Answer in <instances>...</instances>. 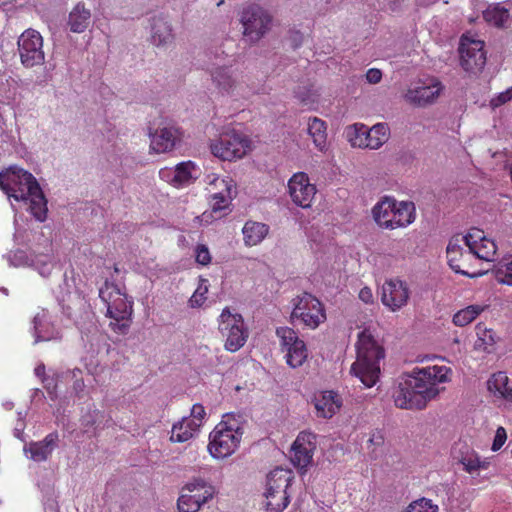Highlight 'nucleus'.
I'll return each mask as SVG.
<instances>
[{
  "label": "nucleus",
  "instance_id": "nucleus-31",
  "mask_svg": "<svg viewBox=\"0 0 512 512\" xmlns=\"http://www.w3.org/2000/svg\"><path fill=\"white\" fill-rule=\"evenodd\" d=\"M211 79L221 94H230L236 87V77L226 66L215 67L210 71Z\"/></svg>",
  "mask_w": 512,
  "mask_h": 512
},
{
  "label": "nucleus",
  "instance_id": "nucleus-36",
  "mask_svg": "<svg viewBox=\"0 0 512 512\" xmlns=\"http://www.w3.org/2000/svg\"><path fill=\"white\" fill-rule=\"evenodd\" d=\"M307 131L316 148L324 150L327 143L326 123L317 117L310 118Z\"/></svg>",
  "mask_w": 512,
  "mask_h": 512
},
{
  "label": "nucleus",
  "instance_id": "nucleus-25",
  "mask_svg": "<svg viewBox=\"0 0 512 512\" xmlns=\"http://www.w3.org/2000/svg\"><path fill=\"white\" fill-rule=\"evenodd\" d=\"M149 135L151 138V148L156 153L172 150L179 139L178 130L172 126L160 128Z\"/></svg>",
  "mask_w": 512,
  "mask_h": 512
},
{
  "label": "nucleus",
  "instance_id": "nucleus-52",
  "mask_svg": "<svg viewBox=\"0 0 512 512\" xmlns=\"http://www.w3.org/2000/svg\"><path fill=\"white\" fill-rule=\"evenodd\" d=\"M368 444L375 447L382 446L384 444L383 433L379 430L373 431L368 439Z\"/></svg>",
  "mask_w": 512,
  "mask_h": 512
},
{
  "label": "nucleus",
  "instance_id": "nucleus-57",
  "mask_svg": "<svg viewBox=\"0 0 512 512\" xmlns=\"http://www.w3.org/2000/svg\"><path fill=\"white\" fill-rule=\"evenodd\" d=\"M82 374L81 369L75 368L73 370H70L67 372V375L70 376L72 379H80L79 376Z\"/></svg>",
  "mask_w": 512,
  "mask_h": 512
},
{
  "label": "nucleus",
  "instance_id": "nucleus-53",
  "mask_svg": "<svg viewBox=\"0 0 512 512\" xmlns=\"http://www.w3.org/2000/svg\"><path fill=\"white\" fill-rule=\"evenodd\" d=\"M359 299L365 304L373 303L374 297L372 290L369 287H363L359 292Z\"/></svg>",
  "mask_w": 512,
  "mask_h": 512
},
{
  "label": "nucleus",
  "instance_id": "nucleus-56",
  "mask_svg": "<svg viewBox=\"0 0 512 512\" xmlns=\"http://www.w3.org/2000/svg\"><path fill=\"white\" fill-rule=\"evenodd\" d=\"M34 373L37 377L41 378V380L43 379V377H46L45 376V365L43 363L41 364H38L36 366V368L34 369Z\"/></svg>",
  "mask_w": 512,
  "mask_h": 512
},
{
  "label": "nucleus",
  "instance_id": "nucleus-8",
  "mask_svg": "<svg viewBox=\"0 0 512 512\" xmlns=\"http://www.w3.org/2000/svg\"><path fill=\"white\" fill-rule=\"evenodd\" d=\"M291 320L300 322L310 329H316L326 320L323 304L312 294L303 293L292 300Z\"/></svg>",
  "mask_w": 512,
  "mask_h": 512
},
{
  "label": "nucleus",
  "instance_id": "nucleus-28",
  "mask_svg": "<svg viewBox=\"0 0 512 512\" xmlns=\"http://www.w3.org/2000/svg\"><path fill=\"white\" fill-rule=\"evenodd\" d=\"M91 10L84 2H78L70 11L67 26L73 33H83L91 23Z\"/></svg>",
  "mask_w": 512,
  "mask_h": 512
},
{
  "label": "nucleus",
  "instance_id": "nucleus-2",
  "mask_svg": "<svg viewBox=\"0 0 512 512\" xmlns=\"http://www.w3.org/2000/svg\"><path fill=\"white\" fill-rule=\"evenodd\" d=\"M0 189L9 199L28 203L29 210L36 220H46L47 200L37 179L30 172L17 166L0 171Z\"/></svg>",
  "mask_w": 512,
  "mask_h": 512
},
{
  "label": "nucleus",
  "instance_id": "nucleus-9",
  "mask_svg": "<svg viewBox=\"0 0 512 512\" xmlns=\"http://www.w3.org/2000/svg\"><path fill=\"white\" fill-rule=\"evenodd\" d=\"M219 331L225 337V349L236 352L244 346L248 338V329L245 326L243 317L238 313H231L225 307L219 316Z\"/></svg>",
  "mask_w": 512,
  "mask_h": 512
},
{
  "label": "nucleus",
  "instance_id": "nucleus-17",
  "mask_svg": "<svg viewBox=\"0 0 512 512\" xmlns=\"http://www.w3.org/2000/svg\"><path fill=\"white\" fill-rule=\"evenodd\" d=\"M288 194L295 205L306 209L312 205L316 188L310 183L306 173L298 172L288 181Z\"/></svg>",
  "mask_w": 512,
  "mask_h": 512
},
{
  "label": "nucleus",
  "instance_id": "nucleus-18",
  "mask_svg": "<svg viewBox=\"0 0 512 512\" xmlns=\"http://www.w3.org/2000/svg\"><path fill=\"white\" fill-rule=\"evenodd\" d=\"M465 245L468 247L466 256L475 255L477 258L485 261H493L496 255L497 246L492 239L485 237L480 229L473 228L467 235L462 237Z\"/></svg>",
  "mask_w": 512,
  "mask_h": 512
},
{
  "label": "nucleus",
  "instance_id": "nucleus-6",
  "mask_svg": "<svg viewBox=\"0 0 512 512\" xmlns=\"http://www.w3.org/2000/svg\"><path fill=\"white\" fill-rule=\"evenodd\" d=\"M243 429L239 423L227 416L210 433L208 450L213 458L224 459L231 456L239 447Z\"/></svg>",
  "mask_w": 512,
  "mask_h": 512
},
{
  "label": "nucleus",
  "instance_id": "nucleus-10",
  "mask_svg": "<svg viewBox=\"0 0 512 512\" xmlns=\"http://www.w3.org/2000/svg\"><path fill=\"white\" fill-rule=\"evenodd\" d=\"M243 35L250 41L260 40L270 29L272 17L261 6L250 4L242 10Z\"/></svg>",
  "mask_w": 512,
  "mask_h": 512
},
{
  "label": "nucleus",
  "instance_id": "nucleus-24",
  "mask_svg": "<svg viewBox=\"0 0 512 512\" xmlns=\"http://www.w3.org/2000/svg\"><path fill=\"white\" fill-rule=\"evenodd\" d=\"M487 388L496 399L512 403V380L506 372L494 373L487 381Z\"/></svg>",
  "mask_w": 512,
  "mask_h": 512
},
{
  "label": "nucleus",
  "instance_id": "nucleus-43",
  "mask_svg": "<svg viewBox=\"0 0 512 512\" xmlns=\"http://www.w3.org/2000/svg\"><path fill=\"white\" fill-rule=\"evenodd\" d=\"M405 512H438V506L433 504L430 499L420 498L411 502Z\"/></svg>",
  "mask_w": 512,
  "mask_h": 512
},
{
  "label": "nucleus",
  "instance_id": "nucleus-58",
  "mask_svg": "<svg viewBox=\"0 0 512 512\" xmlns=\"http://www.w3.org/2000/svg\"><path fill=\"white\" fill-rule=\"evenodd\" d=\"M506 168H507V170L509 172V176H510V179L512 181V161L507 164Z\"/></svg>",
  "mask_w": 512,
  "mask_h": 512
},
{
  "label": "nucleus",
  "instance_id": "nucleus-47",
  "mask_svg": "<svg viewBox=\"0 0 512 512\" xmlns=\"http://www.w3.org/2000/svg\"><path fill=\"white\" fill-rule=\"evenodd\" d=\"M175 167H164L159 170V177L163 181L176 187V174Z\"/></svg>",
  "mask_w": 512,
  "mask_h": 512
},
{
  "label": "nucleus",
  "instance_id": "nucleus-5",
  "mask_svg": "<svg viewBox=\"0 0 512 512\" xmlns=\"http://www.w3.org/2000/svg\"><path fill=\"white\" fill-rule=\"evenodd\" d=\"M375 222L384 229L404 228L415 221L416 212L413 202L397 201L385 197L372 210Z\"/></svg>",
  "mask_w": 512,
  "mask_h": 512
},
{
  "label": "nucleus",
  "instance_id": "nucleus-15",
  "mask_svg": "<svg viewBox=\"0 0 512 512\" xmlns=\"http://www.w3.org/2000/svg\"><path fill=\"white\" fill-rule=\"evenodd\" d=\"M410 298V290L405 281L398 278L386 280L381 287V303L391 312L405 307Z\"/></svg>",
  "mask_w": 512,
  "mask_h": 512
},
{
  "label": "nucleus",
  "instance_id": "nucleus-33",
  "mask_svg": "<svg viewBox=\"0 0 512 512\" xmlns=\"http://www.w3.org/2000/svg\"><path fill=\"white\" fill-rule=\"evenodd\" d=\"M199 431L198 422H194L189 418H183L174 424L171 430L170 440L172 442H186L190 440Z\"/></svg>",
  "mask_w": 512,
  "mask_h": 512
},
{
  "label": "nucleus",
  "instance_id": "nucleus-37",
  "mask_svg": "<svg viewBox=\"0 0 512 512\" xmlns=\"http://www.w3.org/2000/svg\"><path fill=\"white\" fill-rule=\"evenodd\" d=\"M446 252H447V257H448V263H449L450 267L456 273L467 275L469 277H476L477 275H480V273L469 274L468 272L462 270L460 265L456 263L457 254H460L461 258H469L470 257V256L465 255L468 251H463L462 247L458 244V239L450 240V242L447 246Z\"/></svg>",
  "mask_w": 512,
  "mask_h": 512
},
{
  "label": "nucleus",
  "instance_id": "nucleus-61",
  "mask_svg": "<svg viewBox=\"0 0 512 512\" xmlns=\"http://www.w3.org/2000/svg\"><path fill=\"white\" fill-rule=\"evenodd\" d=\"M222 3H223V0H221L217 5L220 6V5H222Z\"/></svg>",
  "mask_w": 512,
  "mask_h": 512
},
{
  "label": "nucleus",
  "instance_id": "nucleus-26",
  "mask_svg": "<svg viewBox=\"0 0 512 512\" xmlns=\"http://www.w3.org/2000/svg\"><path fill=\"white\" fill-rule=\"evenodd\" d=\"M174 34L171 24L162 16L151 20V42L157 47H166L173 43Z\"/></svg>",
  "mask_w": 512,
  "mask_h": 512
},
{
  "label": "nucleus",
  "instance_id": "nucleus-7",
  "mask_svg": "<svg viewBox=\"0 0 512 512\" xmlns=\"http://www.w3.org/2000/svg\"><path fill=\"white\" fill-rule=\"evenodd\" d=\"M293 480L290 470L276 468L267 476L266 509L268 512H282L290 502L287 492Z\"/></svg>",
  "mask_w": 512,
  "mask_h": 512
},
{
  "label": "nucleus",
  "instance_id": "nucleus-20",
  "mask_svg": "<svg viewBox=\"0 0 512 512\" xmlns=\"http://www.w3.org/2000/svg\"><path fill=\"white\" fill-rule=\"evenodd\" d=\"M316 448L315 435L310 432H300L291 449V462L295 467H307L313 458Z\"/></svg>",
  "mask_w": 512,
  "mask_h": 512
},
{
  "label": "nucleus",
  "instance_id": "nucleus-50",
  "mask_svg": "<svg viewBox=\"0 0 512 512\" xmlns=\"http://www.w3.org/2000/svg\"><path fill=\"white\" fill-rule=\"evenodd\" d=\"M11 263L15 266L30 265V259L26 256L24 251L18 250L11 256Z\"/></svg>",
  "mask_w": 512,
  "mask_h": 512
},
{
  "label": "nucleus",
  "instance_id": "nucleus-21",
  "mask_svg": "<svg viewBox=\"0 0 512 512\" xmlns=\"http://www.w3.org/2000/svg\"><path fill=\"white\" fill-rule=\"evenodd\" d=\"M59 434L51 432L41 441H31L24 446L25 455L34 462H44L50 458L53 451L58 447Z\"/></svg>",
  "mask_w": 512,
  "mask_h": 512
},
{
  "label": "nucleus",
  "instance_id": "nucleus-29",
  "mask_svg": "<svg viewBox=\"0 0 512 512\" xmlns=\"http://www.w3.org/2000/svg\"><path fill=\"white\" fill-rule=\"evenodd\" d=\"M209 184L219 185L224 187V191L216 192L213 195V202L211 204L213 212H219L226 209L231 201V193L233 184L231 179H221L215 175L208 176Z\"/></svg>",
  "mask_w": 512,
  "mask_h": 512
},
{
  "label": "nucleus",
  "instance_id": "nucleus-23",
  "mask_svg": "<svg viewBox=\"0 0 512 512\" xmlns=\"http://www.w3.org/2000/svg\"><path fill=\"white\" fill-rule=\"evenodd\" d=\"M452 458L455 462L461 464L463 469L469 474L477 472L480 468L484 467L478 454L465 443L454 445L452 448Z\"/></svg>",
  "mask_w": 512,
  "mask_h": 512
},
{
  "label": "nucleus",
  "instance_id": "nucleus-51",
  "mask_svg": "<svg viewBox=\"0 0 512 512\" xmlns=\"http://www.w3.org/2000/svg\"><path fill=\"white\" fill-rule=\"evenodd\" d=\"M382 79V72L379 69L371 68L366 72V80L370 84H377Z\"/></svg>",
  "mask_w": 512,
  "mask_h": 512
},
{
  "label": "nucleus",
  "instance_id": "nucleus-38",
  "mask_svg": "<svg viewBox=\"0 0 512 512\" xmlns=\"http://www.w3.org/2000/svg\"><path fill=\"white\" fill-rule=\"evenodd\" d=\"M484 309L485 306L482 305H469L454 314L453 323L456 326L464 327L474 321Z\"/></svg>",
  "mask_w": 512,
  "mask_h": 512
},
{
  "label": "nucleus",
  "instance_id": "nucleus-12",
  "mask_svg": "<svg viewBox=\"0 0 512 512\" xmlns=\"http://www.w3.org/2000/svg\"><path fill=\"white\" fill-rule=\"evenodd\" d=\"M276 336L279 338L282 352L285 353L286 363L291 368H298L308 357L307 346L298 333L290 327H278Z\"/></svg>",
  "mask_w": 512,
  "mask_h": 512
},
{
  "label": "nucleus",
  "instance_id": "nucleus-22",
  "mask_svg": "<svg viewBox=\"0 0 512 512\" xmlns=\"http://www.w3.org/2000/svg\"><path fill=\"white\" fill-rule=\"evenodd\" d=\"M442 86L440 82L431 79L428 84H423L408 89L405 99L415 105L425 106L433 103L440 95Z\"/></svg>",
  "mask_w": 512,
  "mask_h": 512
},
{
  "label": "nucleus",
  "instance_id": "nucleus-16",
  "mask_svg": "<svg viewBox=\"0 0 512 512\" xmlns=\"http://www.w3.org/2000/svg\"><path fill=\"white\" fill-rule=\"evenodd\" d=\"M355 137L350 138L352 146L359 148L379 149L389 139V127L386 123H378L367 129L361 125L359 128L355 125Z\"/></svg>",
  "mask_w": 512,
  "mask_h": 512
},
{
  "label": "nucleus",
  "instance_id": "nucleus-4",
  "mask_svg": "<svg viewBox=\"0 0 512 512\" xmlns=\"http://www.w3.org/2000/svg\"><path fill=\"white\" fill-rule=\"evenodd\" d=\"M99 297L107 306V316L113 321L112 330L119 334H126L130 328L133 313V301L128 300L121 288L108 280L99 290Z\"/></svg>",
  "mask_w": 512,
  "mask_h": 512
},
{
  "label": "nucleus",
  "instance_id": "nucleus-14",
  "mask_svg": "<svg viewBox=\"0 0 512 512\" xmlns=\"http://www.w3.org/2000/svg\"><path fill=\"white\" fill-rule=\"evenodd\" d=\"M459 53L461 67L466 72L478 74L485 67L486 53L483 41L463 35L460 40Z\"/></svg>",
  "mask_w": 512,
  "mask_h": 512
},
{
  "label": "nucleus",
  "instance_id": "nucleus-49",
  "mask_svg": "<svg viewBox=\"0 0 512 512\" xmlns=\"http://www.w3.org/2000/svg\"><path fill=\"white\" fill-rule=\"evenodd\" d=\"M42 383L44 384V388L47 390L50 398L53 400L57 397L56 388H57V380L54 377H43Z\"/></svg>",
  "mask_w": 512,
  "mask_h": 512
},
{
  "label": "nucleus",
  "instance_id": "nucleus-27",
  "mask_svg": "<svg viewBox=\"0 0 512 512\" xmlns=\"http://www.w3.org/2000/svg\"><path fill=\"white\" fill-rule=\"evenodd\" d=\"M182 491L194 496V499L203 506L214 497L215 487L201 477H193L183 486Z\"/></svg>",
  "mask_w": 512,
  "mask_h": 512
},
{
  "label": "nucleus",
  "instance_id": "nucleus-3",
  "mask_svg": "<svg viewBox=\"0 0 512 512\" xmlns=\"http://www.w3.org/2000/svg\"><path fill=\"white\" fill-rule=\"evenodd\" d=\"M356 351V361L351 365L350 373L366 388H371L380 378V362L385 357V351L369 329L358 334Z\"/></svg>",
  "mask_w": 512,
  "mask_h": 512
},
{
  "label": "nucleus",
  "instance_id": "nucleus-19",
  "mask_svg": "<svg viewBox=\"0 0 512 512\" xmlns=\"http://www.w3.org/2000/svg\"><path fill=\"white\" fill-rule=\"evenodd\" d=\"M32 334L34 344L46 341H59L62 338L61 331L54 325L52 315L48 310L42 309L33 318Z\"/></svg>",
  "mask_w": 512,
  "mask_h": 512
},
{
  "label": "nucleus",
  "instance_id": "nucleus-60",
  "mask_svg": "<svg viewBox=\"0 0 512 512\" xmlns=\"http://www.w3.org/2000/svg\"><path fill=\"white\" fill-rule=\"evenodd\" d=\"M2 291L5 293V294H8V291L6 288H3Z\"/></svg>",
  "mask_w": 512,
  "mask_h": 512
},
{
  "label": "nucleus",
  "instance_id": "nucleus-11",
  "mask_svg": "<svg viewBox=\"0 0 512 512\" xmlns=\"http://www.w3.org/2000/svg\"><path fill=\"white\" fill-rule=\"evenodd\" d=\"M17 46L24 67L32 68L44 64L43 37L37 30L29 28L22 32L18 37Z\"/></svg>",
  "mask_w": 512,
  "mask_h": 512
},
{
  "label": "nucleus",
  "instance_id": "nucleus-54",
  "mask_svg": "<svg viewBox=\"0 0 512 512\" xmlns=\"http://www.w3.org/2000/svg\"><path fill=\"white\" fill-rule=\"evenodd\" d=\"M90 417L93 419L88 420L87 418H85L86 425H92V426L95 425L96 429L100 427V419L105 418L104 414L98 410H95L93 412V415H90Z\"/></svg>",
  "mask_w": 512,
  "mask_h": 512
},
{
  "label": "nucleus",
  "instance_id": "nucleus-42",
  "mask_svg": "<svg viewBox=\"0 0 512 512\" xmlns=\"http://www.w3.org/2000/svg\"><path fill=\"white\" fill-rule=\"evenodd\" d=\"M191 494L182 491L177 500V508L179 512H198L201 509L200 502L194 499Z\"/></svg>",
  "mask_w": 512,
  "mask_h": 512
},
{
  "label": "nucleus",
  "instance_id": "nucleus-45",
  "mask_svg": "<svg viewBox=\"0 0 512 512\" xmlns=\"http://www.w3.org/2000/svg\"><path fill=\"white\" fill-rule=\"evenodd\" d=\"M195 260L198 264L206 266L211 262V255L206 245L199 244L195 248Z\"/></svg>",
  "mask_w": 512,
  "mask_h": 512
},
{
  "label": "nucleus",
  "instance_id": "nucleus-46",
  "mask_svg": "<svg viewBox=\"0 0 512 512\" xmlns=\"http://www.w3.org/2000/svg\"><path fill=\"white\" fill-rule=\"evenodd\" d=\"M205 415H206V412H205L204 406L200 403H196L192 406L191 414L188 418L194 422H198L199 428H200L203 423V419H204Z\"/></svg>",
  "mask_w": 512,
  "mask_h": 512
},
{
  "label": "nucleus",
  "instance_id": "nucleus-39",
  "mask_svg": "<svg viewBox=\"0 0 512 512\" xmlns=\"http://www.w3.org/2000/svg\"><path fill=\"white\" fill-rule=\"evenodd\" d=\"M498 283L512 286V255L503 257L495 268Z\"/></svg>",
  "mask_w": 512,
  "mask_h": 512
},
{
  "label": "nucleus",
  "instance_id": "nucleus-35",
  "mask_svg": "<svg viewBox=\"0 0 512 512\" xmlns=\"http://www.w3.org/2000/svg\"><path fill=\"white\" fill-rule=\"evenodd\" d=\"M483 18L493 26L502 27L510 19V10L501 3L492 4L483 11Z\"/></svg>",
  "mask_w": 512,
  "mask_h": 512
},
{
  "label": "nucleus",
  "instance_id": "nucleus-41",
  "mask_svg": "<svg viewBox=\"0 0 512 512\" xmlns=\"http://www.w3.org/2000/svg\"><path fill=\"white\" fill-rule=\"evenodd\" d=\"M209 291V281L204 277H199L198 286L188 301L191 308H201L207 300Z\"/></svg>",
  "mask_w": 512,
  "mask_h": 512
},
{
  "label": "nucleus",
  "instance_id": "nucleus-40",
  "mask_svg": "<svg viewBox=\"0 0 512 512\" xmlns=\"http://www.w3.org/2000/svg\"><path fill=\"white\" fill-rule=\"evenodd\" d=\"M30 266H32L38 273L46 278L48 277L54 267L53 257L50 254H37L30 259Z\"/></svg>",
  "mask_w": 512,
  "mask_h": 512
},
{
  "label": "nucleus",
  "instance_id": "nucleus-34",
  "mask_svg": "<svg viewBox=\"0 0 512 512\" xmlns=\"http://www.w3.org/2000/svg\"><path fill=\"white\" fill-rule=\"evenodd\" d=\"M175 171L176 188L188 186L199 177V169L192 161L178 163Z\"/></svg>",
  "mask_w": 512,
  "mask_h": 512
},
{
  "label": "nucleus",
  "instance_id": "nucleus-59",
  "mask_svg": "<svg viewBox=\"0 0 512 512\" xmlns=\"http://www.w3.org/2000/svg\"><path fill=\"white\" fill-rule=\"evenodd\" d=\"M114 271L117 273L119 271L118 267L114 265Z\"/></svg>",
  "mask_w": 512,
  "mask_h": 512
},
{
  "label": "nucleus",
  "instance_id": "nucleus-55",
  "mask_svg": "<svg viewBox=\"0 0 512 512\" xmlns=\"http://www.w3.org/2000/svg\"><path fill=\"white\" fill-rule=\"evenodd\" d=\"M85 384L83 379H76L73 384V390L76 393L77 396H80V394L84 391Z\"/></svg>",
  "mask_w": 512,
  "mask_h": 512
},
{
  "label": "nucleus",
  "instance_id": "nucleus-32",
  "mask_svg": "<svg viewBox=\"0 0 512 512\" xmlns=\"http://www.w3.org/2000/svg\"><path fill=\"white\" fill-rule=\"evenodd\" d=\"M269 229V226L265 223L247 221L242 228L245 245L251 247L260 244L268 235Z\"/></svg>",
  "mask_w": 512,
  "mask_h": 512
},
{
  "label": "nucleus",
  "instance_id": "nucleus-44",
  "mask_svg": "<svg viewBox=\"0 0 512 512\" xmlns=\"http://www.w3.org/2000/svg\"><path fill=\"white\" fill-rule=\"evenodd\" d=\"M510 100H512V87L492 97L489 105L492 109H496L504 105L505 103L509 102Z\"/></svg>",
  "mask_w": 512,
  "mask_h": 512
},
{
  "label": "nucleus",
  "instance_id": "nucleus-30",
  "mask_svg": "<svg viewBox=\"0 0 512 512\" xmlns=\"http://www.w3.org/2000/svg\"><path fill=\"white\" fill-rule=\"evenodd\" d=\"M341 405L340 396L334 391H325L315 399L317 415L323 418H331Z\"/></svg>",
  "mask_w": 512,
  "mask_h": 512
},
{
  "label": "nucleus",
  "instance_id": "nucleus-48",
  "mask_svg": "<svg viewBox=\"0 0 512 512\" xmlns=\"http://www.w3.org/2000/svg\"><path fill=\"white\" fill-rule=\"evenodd\" d=\"M507 439L506 430L503 427H498L495 433V437L492 443V450L498 451L505 443Z\"/></svg>",
  "mask_w": 512,
  "mask_h": 512
},
{
  "label": "nucleus",
  "instance_id": "nucleus-1",
  "mask_svg": "<svg viewBox=\"0 0 512 512\" xmlns=\"http://www.w3.org/2000/svg\"><path fill=\"white\" fill-rule=\"evenodd\" d=\"M451 369L446 366L414 368L402 375L392 389V399L397 408L422 410L435 399L443 388L439 385L450 381Z\"/></svg>",
  "mask_w": 512,
  "mask_h": 512
},
{
  "label": "nucleus",
  "instance_id": "nucleus-13",
  "mask_svg": "<svg viewBox=\"0 0 512 512\" xmlns=\"http://www.w3.org/2000/svg\"><path fill=\"white\" fill-rule=\"evenodd\" d=\"M210 148L214 156L222 160L232 161L242 158L247 153L250 148V141L241 133L226 132L212 142Z\"/></svg>",
  "mask_w": 512,
  "mask_h": 512
}]
</instances>
